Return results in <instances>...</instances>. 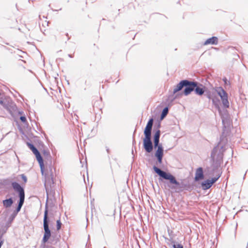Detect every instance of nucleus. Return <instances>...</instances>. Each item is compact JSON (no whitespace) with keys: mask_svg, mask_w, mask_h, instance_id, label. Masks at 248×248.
<instances>
[{"mask_svg":"<svg viewBox=\"0 0 248 248\" xmlns=\"http://www.w3.org/2000/svg\"><path fill=\"white\" fill-rule=\"evenodd\" d=\"M184 88L183 93L185 96L190 94L192 92L199 96H202L206 92L207 87L202 84L188 79L181 80L174 88L173 93L175 94Z\"/></svg>","mask_w":248,"mask_h":248,"instance_id":"nucleus-1","label":"nucleus"},{"mask_svg":"<svg viewBox=\"0 0 248 248\" xmlns=\"http://www.w3.org/2000/svg\"><path fill=\"white\" fill-rule=\"evenodd\" d=\"M154 171L161 178L169 181L170 185H168V186L171 189H176L177 188H182L181 184L177 181L175 177L170 172H165L155 166H154L153 168Z\"/></svg>","mask_w":248,"mask_h":248,"instance_id":"nucleus-2","label":"nucleus"},{"mask_svg":"<svg viewBox=\"0 0 248 248\" xmlns=\"http://www.w3.org/2000/svg\"><path fill=\"white\" fill-rule=\"evenodd\" d=\"M224 151L223 146L220 143H218L212 150L211 157L213 161V167L214 169H217L220 167L222 162Z\"/></svg>","mask_w":248,"mask_h":248,"instance_id":"nucleus-3","label":"nucleus"},{"mask_svg":"<svg viewBox=\"0 0 248 248\" xmlns=\"http://www.w3.org/2000/svg\"><path fill=\"white\" fill-rule=\"evenodd\" d=\"M53 170V168L50 165L48 168L46 167V171L44 170V175L42 174L45 177L44 185L47 195L49 192L51 193L54 190L55 185Z\"/></svg>","mask_w":248,"mask_h":248,"instance_id":"nucleus-4","label":"nucleus"},{"mask_svg":"<svg viewBox=\"0 0 248 248\" xmlns=\"http://www.w3.org/2000/svg\"><path fill=\"white\" fill-rule=\"evenodd\" d=\"M153 126L146 125L144 130V138L143 139V147L146 152L150 153L153 150V144L152 141V130Z\"/></svg>","mask_w":248,"mask_h":248,"instance_id":"nucleus-5","label":"nucleus"},{"mask_svg":"<svg viewBox=\"0 0 248 248\" xmlns=\"http://www.w3.org/2000/svg\"><path fill=\"white\" fill-rule=\"evenodd\" d=\"M47 200H46V202ZM49 219L48 217V209L47 203L46 202L45 206V210L44 212V216L43 219V227L44 229V234L43 236L42 241L45 243L49 239L51 236V231L49 228Z\"/></svg>","mask_w":248,"mask_h":248,"instance_id":"nucleus-6","label":"nucleus"},{"mask_svg":"<svg viewBox=\"0 0 248 248\" xmlns=\"http://www.w3.org/2000/svg\"><path fill=\"white\" fill-rule=\"evenodd\" d=\"M27 145L28 147L30 148V149L32 152V153L35 155L36 158L38 162L41 172L42 174L44 175V164L43 158L38 150L36 148V147L32 143L27 142Z\"/></svg>","mask_w":248,"mask_h":248,"instance_id":"nucleus-7","label":"nucleus"},{"mask_svg":"<svg viewBox=\"0 0 248 248\" xmlns=\"http://www.w3.org/2000/svg\"><path fill=\"white\" fill-rule=\"evenodd\" d=\"M215 91L220 97L223 107L225 108H229L230 104L227 92L221 87H216Z\"/></svg>","mask_w":248,"mask_h":248,"instance_id":"nucleus-8","label":"nucleus"},{"mask_svg":"<svg viewBox=\"0 0 248 248\" xmlns=\"http://www.w3.org/2000/svg\"><path fill=\"white\" fill-rule=\"evenodd\" d=\"M11 186L14 191L17 193L19 199H25V194L24 187L16 182H12Z\"/></svg>","mask_w":248,"mask_h":248,"instance_id":"nucleus-9","label":"nucleus"},{"mask_svg":"<svg viewBox=\"0 0 248 248\" xmlns=\"http://www.w3.org/2000/svg\"><path fill=\"white\" fill-rule=\"evenodd\" d=\"M161 132L160 130H157L153 135V148L158 149V148L162 149L163 147L162 143H160V137Z\"/></svg>","mask_w":248,"mask_h":248,"instance_id":"nucleus-10","label":"nucleus"},{"mask_svg":"<svg viewBox=\"0 0 248 248\" xmlns=\"http://www.w3.org/2000/svg\"><path fill=\"white\" fill-rule=\"evenodd\" d=\"M204 174L203 170L202 167H199L196 169L194 180L196 182L200 181L203 179Z\"/></svg>","mask_w":248,"mask_h":248,"instance_id":"nucleus-11","label":"nucleus"},{"mask_svg":"<svg viewBox=\"0 0 248 248\" xmlns=\"http://www.w3.org/2000/svg\"><path fill=\"white\" fill-rule=\"evenodd\" d=\"M164 156V148H158L156 149L155 153V156L156 158L157 162L159 164L162 163L163 157Z\"/></svg>","mask_w":248,"mask_h":248,"instance_id":"nucleus-12","label":"nucleus"},{"mask_svg":"<svg viewBox=\"0 0 248 248\" xmlns=\"http://www.w3.org/2000/svg\"><path fill=\"white\" fill-rule=\"evenodd\" d=\"M218 44V38L216 36H213L211 38L207 39L203 43V45L206 46L208 45H216Z\"/></svg>","mask_w":248,"mask_h":248,"instance_id":"nucleus-13","label":"nucleus"},{"mask_svg":"<svg viewBox=\"0 0 248 248\" xmlns=\"http://www.w3.org/2000/svg\"><path fill=\"white\" fill-rule=\"evenodd\" d=\"M212 186L210 179H207L201 183V186L203 190H207L209 189Z\"/></svg>","mask_w":248,"mask_h":248,"instance_id":"nucleus-14","label":"nucleus"},{"mask_svg":"<svg viewBox=\"0 0 248 248\" xmlns=\"http://www.w3.org/2000/svg\"><path fill=\"white\" fill-rule=\"evenodd\" d=\"M14 202L12 198H9V199H6L4 200H3L2 203L3 206L5 208L10 207Z\"/></svg>","mask_w":248,"mask_h":248,"instance_id":"nucleus-15","label":"nucleus"},{"mask_svg":"<svg viewBox=\"0 0 248 248\" xmlns=\"http://www.w3.org/2000/svg\"><path fill=\"white\" fill-rule=\"evenodd\" d=\"M25 199H19L18 201V204L16 209V210L14 212L15 214H17L21 210L24 202Z\"/></svg>","mask_w":248,"mask_h":248,"instance_id":"nucleus-16","label":"nucleus"},{"mask_svg":"<svg viewBox=\"0 0 248 248\" xmlns=\"http://www.w3.org/2000/svg\"><path fill=\"white\" fill-rule=\"evenodd\" d=\"M169 112V108H168V107H165L162 112H161V115H160V120H162L163 119H164L166 116H167V115L168 114Z\"/></svg>","mask_w":248,"mask_h":248,"instance_id":"nucleus-17","label":"nucleus"},{"mask_svg":"<svg viewBox=\"0 0 248 248\" xmlns=\"http://www.w3.org/2000/svg\"><path fill=\"white\" fill-rule=\"evenodd\" d=\"M211 100H212L213 104L216 107V108H218L219 109V100L218 99V98L216 96H214L211 99Z\"/></svg>","mask_w":248,"mask_h":248,"instance_id":"nucleus-18","label":"nucleus"},{"mask_svg":"<svg viewBox=\"0 0 248 248\" xmlns=\"http://www.w3.org/2000/svg\"><path fill=\"white\" fill-rule=\"evenodd\" d=\"M204 94L209 100H211L214 97L213 96L211 92L210 91H209L207 89L206 90V92H205Z\"/></svg>","mask_w":248,"mask_h":248,"instance_id":"nucleus-19","label":"nucleus"},{"mask_svg":"<svg viewBox=\"0 0 248 248\" xmlns=\"http://www.w3.org/2000/svg\"><path fill=\"white\" fill-rule=\"evenodd\" d=\"M172 243H173L172 245L173 248H184L183 246L181 244L175 243L174 241H172Z\"/></svg>","mask_w":248,"mask_h":248,"instance_id":"nucleus-20","label":"nucleus"},{"mask_svg":"<svg viewBox=\"0 0 248 248\" xmlns=\"http://www.w3.org/2000/svg\"><path fill=\"white\" fill-rule=\"evenodd\" d=\"M220 176L221 175L219 174L217 177H213L212 178L211 180L210 179V182H211V184L212 186L215 183H216L217 181V180L219 179Z\"/></svg>","mask_w":248,"mask_h":248,"instance_id":"nucleus-21","label":"nucleus"},{"mask_svg":"<svg viewBox=\"0 0 248 248\" xmlns=\"http://www.w3.org/2000/svg\"><path fill=\"white\" fill-rule=\"evenodd\" d=\"M61 226H62V223L61 222L60 219L57 220L56 221V228H57V230L58 231H59V230L61 229Z\"/></svg>","mask_w":248,"mask_h":248,"instance_id":"nucleus-22","label":"nucleus"},{"mask_svg":"<svg viewBox=\"0 0 248 248\" xmlns=\"http://www.w3.org/2000/svg\"><path fill=\"white\" fill-rule=\"evenodd\" d=\"M16 215V214H15V213H14V212L12 214V215L11 216V217H10V218L9 219V223H11L13 221V219L15 218Z\"/></svg>","mask_w":248,"mask_h":248,"instance_id":"nucleus-23","label":"nucleus"},{"mask_svg":"<svg viewBox=\"0 0 248 248\" xmlns=\"http://www.w3.org/2000/svg\"><path fill=\"white\" fill-rule=\"evenodd\" d=\"M20 121L23 123H26L27 122V119H26V117L25 115L24 116H21L20 117Z\"/></svg>","mask_w":248,"mask_h":248,"instance_id":"nucleus-24","label":"nucleus"},{"mask_svg":"<svg viewBox=\"0 0 248 248\" xmlns=\"http://www.w3.org/2000/svg\"><path fill=\"white\" fill-rule=\"evenodd\" d=\"M153 122H154V119L153 118H151L148 121L146 125L153 126Z\"/></svg>","mask_w":248,"mask_h":248,"instance_id":"nucleus-25","label":"nucleus"},{"mask_svg":"<svg viewBox=\"0 0 248 248\" xmlns=\"http://www.w3.org/2000/svg\"><path fill=\"white\" fill-rule=\"evenodd\" d=\"M20 176L21 177V178L23 179L24 183H26L27 182V177L24 174H22L20 175Z\"/></svg>","mask_w":248,"mask_h":248,"instance_id":"nucleus-26","label":"nucleus"},{"mask_svg":"<svg viewBox=\"0 0 248 248\" xmlns=\"http://www.w3.org/2000/svg\"><path fill=\"white\" fill-rule=\"evenodd\" d=\"M43 155L45 156H47L50 155L49 152L48 150H44L43 151Z\"/></svg>","mask_w":248,"mask_h":248,"instance_id":"nucleus-27","label":"nucleus"},{"mask_svg":"<svg viewBox=\"0 0 248 248\" xmlns=\"http://www.w3.org/2000/svg\"><path fill=\"white\" fill-rule=\"evenodd\" d=\"M223 81H224V84L225 85H227L228 84L230 83V82L227 80V79L226 78H223Z\"/></svg>","mask_w":248,"mask_h":248,"instance_id":"nucleus-28","label":"nucleus"},{"mask_svg":"<svg viewBox=\"0 0 248 248\" xmlns=\"http://www.w3.org/2000/svg\"><path fill=\"white\" fill-rule=\"evenodd\" d=\"M3 244V240H0V248H1V247L2 246Z\"/></svg>","mask_w":248,"mask_h":248,"instance_id":"nucleus-29","label":"nucleus"},{"mask_svg":"<svg viewBox=\"0 0 248 248\" xmlns=\"http://www.w3.org/2000/svg\"><path fill=\"white\" fill-rule=\"evenodd\" d=\"M106 151L108 154L109 153V149L108 147H106Z\"/></svg>","mask_w":248,"mask_h":248,"instance_id":"nucleus-30","label":"nucleus"},{"mask_svg":"<svg viewBox=\"0 0 248 248\" xmlns=\"http://www.w3.org/2000/svg\"><path fill=\"white\" fill-rule=\"evenodd\" d=\"M68 57H70V58H73V55H72V54H68Z\"/></svg>","mask_w":248,"mask_h":248,"instance_id":"nucleus-31","label":"nucleus"},{"mask_svg":"<svg viewBox=\"0 0 248 248\" xmlns=\"http://www.w3.org/2000/svg\"><path fill=\"white\" fill-rule=\"evenodd\" d=\"M18 113L19 114H22V111H19Z\"/></svg>","mask_w":248,"mask_h":248,"instance_id":"nucleus-32","label":"nucleus"},{"mask_svg":"<svg viewBox=\"0 0 248 248\" xmlns=\"http://www.w3.org/2000/svg\"><path fill=\"white\" fill-rule=\"evenodd\" d=\"M136 143V141L135 140H133V144H135Z\"/></svg>","mask_w":248,"mask_h":248,"instance_id":"nucleus-33","label":"nucleus"},{"mask_svg":"<svg viewBox=\"0 0 248 248\" xmlns=\"http://www.w3.org/2000/svg\"><path fill=\"white\" fill-rule=\"evenodd\" d=\"M231 152L232 154V153H233V151H232V149H231Z\"/></svg>","mask_w":248,"mask_h":248,"instance_id":"nucleus-34","label":"nucleus"},{"mask_svg":"<svg viewBox=\"0 0 248 248\" xmlns=\"http://www.w3.org/2000/svg\"><path fill=\"white\" fill-rule=\"evenodd\" d=\"M160 126V124H159L158 125V127H159Z\"/></svg>","mask_w":248,"mask_h":248,"instance_id":"nucleus-35","label":"nucleus"},{"mask_svg":"<svg viewBox=\"0 0 248 248\" xmlns=\"http://www.w3.org/2000/svg\"><path fill=\"white\" fill-rule=\"evenodd\" d=\"M66 35L67 36H68V34L67 33L66 34Z\"/></svg>","mask_w":248,"mask_h":248,"instance_id":"nucleus-36","label":"nucleus"},{"mask_svg":"<svg viewBox=\"0 0 248 248\" xmlns=\"http://www.w3.org/2000/svg\"><path fill=\"white\" fill-rule=\"evenodd\" d=\"M104 248H105V247Z\"/></svg>","mask_w":248,"mask_h":248,"instance_id":"nucleus-37","label":"nucleus"}]
</instances>
